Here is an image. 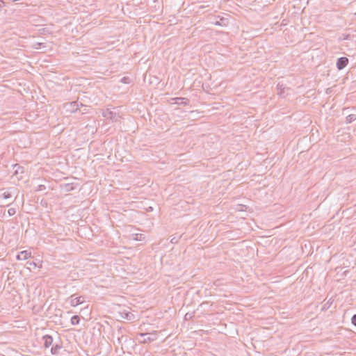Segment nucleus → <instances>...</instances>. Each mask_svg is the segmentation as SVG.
Wrapping results in <instances>:
<instances>
[{"label":"nucleus","instance_id":"obj_18","mask_svg":"<svg viewBox=\"0 0 356 356\" xmlns=\"http://www.w3.org/2000/svg\"><path fill=\"white\" fill-rule=\"evenodd\" d=\"M12 195L10 192H4L3 194H2V197L4 198V199H8L10 197H11Z\"/></svg>","mask_w":356,"mask_h":356},{"label":"nucleus","instance_id":"obj_22","mask_svg":"<svg viewBox=\"0 0 356 356\" xmlns=\"http://www.w3.org/2000/svg\"><path fill=\"white\" fill-rule=\"evenodd\" d=\"M29 265L31 266H33V267H36L37 266L36 263H35L34 261H32V262L29 263Z\"/></svg>","mask_w":356,"mask_h":356},{"label":"nucleus","instance_id":"obj_1","mask_svg":"<svg viewBox=\"0 0 356 356\" xmlns=\"http://www.w3.org/2000/svg\"><path fill=\"white\" fill-rule=\"evenodd\" d=\"M139 337L140 339H138V340L142 343H147L156 339V334L155 333H140Z\"/></svg>","mask_w":356,"mask_h":356},{"label":"nucleus","instance_id":"obj_2","mask_svg":"<svg viewBox=\"0 0 356 356\" xmlns=\"http://www.w3.org/2000/svg\"><path fill=\"white\" fill-rule=\"evenodd\" d=\"M85 302V298L83 296L74 297L72 296L70 298V304L72 307H76Z\"/></svg>","mask_w":356,"mask_h":356},{"label":"nucleus","instance_id":"obj_5","mask_svg":"<svg viewBox=\"0 0 356 356\" xmlns=\"http://www.w3.org/2000/svg\"><path fill=\"white\" fill-rule=\"evenodd\" d=\"M348 63V59L346 57H341L338 58L337 62V66L339 70L344 68Z\"/></svg>","mask_w":356,"mask_h":356},{"label":"nucleus","instance_id":"obj_23","mask_svg":"<svg viewBox=\"0 0 356 356\" xmlns=\"http://www.w3.org/2000/svg\"><path fill=\"white\" fill-rule=\"evenodd\" d=\"M36 45H38V46H42V45H43V43H37V44H35V48H36V49H39V47H36Z\"/></svg>","mask_w":356,"mask_h":356},{"label":"nucleus","instance_id":"obj_3","mask_svg":"<svg viewBox=\"0 0 356 356\" xmlns=\"http://www.w3.org/2000/svg\"><path fill=\"white\" fill-rule=\"evenodd\" d=\"M125 330L122 327H118L117 332L113 333V337H116V341L118 344L122 343V341L124 339V331Z\"/></svg>","mask_w":356,"mask_h":356},{"label":"nucleus","instance_id":"obj_7","mask_svg":"<svg viewBox=\"0 0 356 356\" xmlns=\"http://www.w3.org/2000/svg\"><path fill=\"white\" fill-rule=\"evenodd\" d=\"M16 168L14 176L17 178L18 180H21L24 178V176L22 174H24V168L19 165H15Z\"/></svg>","mask_w":356,"mask_h":356},{"label":"nucleus","instance_id":"obj_9","mask_svg":"<svg viewBox=\"0 0 356 356\" xmlns=\"http://www.w3.org/2000/svg\"><path fill=\"white\" fill-rule=\"evenodd\" d=\"M120 314L122 318L127 319L128 321H131L134 318V315L132 313L127 312L126 310L120 312Z\"/></svg>","mask_w":356,"mask_h":356},{"label":"nucleus","instance_id":"obj_6","mask_svg":"<svg viewBox=\"0 0 356 356\" xmlns=\"http://www.w3.org/2000/svg\"><path fill=\"white\" fill-rule=\"evenodd\" d=\"M31 252H29L28 250H24V251L20 252L17 255V259L24 261V260H26L27 259H29V257H31Z\"/></svg>","mask_w":356,"mask_h":356},{"label":"nucleus","instance_id":"obj_21","mask_svg":"<svg viewBox=\"0 0 356 356\" xmlns=\"http://www.w3.org/2000/svg\"><path fill=\"white\" fill-rule=\"evenodd\" d=\"M212 24H213L214 25H216V26H221V23L219 21L213 22H212Z\"/></svg>","mask_w":356,"mask_h":356},{"label":"nucleus","instance_id":"obj_10","mask_svg":"<svg viewBox=\"0 0 356 356\" xmlns=\"http://www.w3.org/2000/svg\"><path fill=\"white\" fill-rule=\"evenodd\" d=\"M42 340L44 341V346L45 348H49L53 343V338L49 334L43 336Z\"/></svg>","mask_w":356,"mask_h":356},{"label":"nucleus","instance_id":"obj_19","mask_svg":"<svg viewBox=\"0 0 356 356\" xmlns=\"http://www.w3.org/2000/svg\"><path fill=\"white\" fill-rule=\"evenodd\" d=\"M179 241V238H176V237H173L170 242L172 243H177Z\"/></svg>","mask_w":356,"mask_h":356},{"label":"nucleus","instance_id":"obj_4","mask_svg":"<svg viewBox=\"0 0 356 356\" xmlns=\"http://www.w3.org/2000/svg\"><path fill=\"white\" fill-rule=\"evenodd\" d=\"M103 114L105 118H106L107 119L113 120V121H117L119 118L118 115L115 113H114L113 111H110L108 109L106 110V111H104Z\"/></svg>","mask_w":356,"mask_h":356},{"label":"nucleus","instance_id":"obj_12","mask_svg":"<svg viewBox=\"0 0 356 356\" xmlns=\"http://www.w3.org/2000/svg\"><path fill=\"white\" fill-rule=\"evenodd\" d=\"M356 120L355 114H350L346 118V122L349 124Z\"/></svg>","mask_w":356,"mask_h":356},{"label":"nucleus","instance_id":"obj_11","mask_svg":"<svg viewBox=\"0 0 356 356\" xmlns=\"http://www.w3.org/2000/svg\"><path fill=\"white\" fill-rule=\"evenodd\" d=\"M174 100H175V103L177 104H188V99L186 98L177 97V98L174 99Z\"/></svg>","mask_w":356,"mask_h":356},{"label":"nucleus","instance_id":"obj_15","mask_svg":"<svg viewBox=\"0 0 356 356\" xmlns=\"http://www.w3.org/2000/svg\"><path fill=\"white\" fill-rule=\"evenodd\" d=\"M63 189L66 192H69V191H71L72 190H74V186L72 184H65L63 186Z\"/></svg>","mask_w":356,"mask_h":356},{"label":"nucleus","instance_id":"obj_8","mask_svg":"<svg viewBox=\"0 0 356 356\" xmlns=\"http://www.w3.org/2000/svg\"><path fill=\"white\" fill-rule=\"evenodd\" d=\"M79 104L76 102H70L66 104L67 111L70 112H75L78 109Z\"/></svg>","mask_w":356,"mask_h":356},{"label":"nucleus","instance_id":"obj_24","mask_svg":"<svg viewBox=\"0 0 356 356\" xmlns=\"http://www.w3.org/2000/svg\"><path fill=\"white\" fill-rule=\"evenodd\" d=\"M126 79H127L126 78H123V79H122V81H123L124 83H127V82H126Z\"/></svg>","mask_w":356,"mask_h":356},{"label":"nucleus","instance_id":"obj_17","mask_svg":"<svg viewBox=\"0 0 356 356\" xmlns=\"http://www.w3.org/2000/svg\"><path fill=\"white\" fill-rule=\"evenodd\" d=\"M8 213L9 216H13L16 213V209L15 208H10L8 210Z\"/></svg>","mask_w":356,"mask_h":356},{"label":"nucleus","instance_id":"obj_14","mask_svg":"<svg viewBox=\"0 0 356 356\" xmlns=\"http://www.w3.org/2000/svg\"><path fill=\"white\" fill-rule=\"evenodd\" d=\"M80 318L79 316H73L71 318V323L72 325H77L79 323Z\"/></svg>","mask_w":356,"mask_h":356},{"label":"nucleus","instance_id":"obj_20","mask_svg":"<svg viewBox=\"0 0 356 356\" xmlns=\"http://www.w3.org/2000/svg\"><path fill=\"white\" fill-rule=\"evenodd\" d=\"M352 323L356 326V314L352 317Z\"/></svg>","mask_w":356,"mask_h":356},{"label":"nucleus","instance_id":"obj_13","mask_svg":"<svg viewBox=\"0 0 356 356\" xmlns=\"http://www.w3.org/2000/svg\"><path fill=\"white\" fill-rule=\"evenodd\" d=\"M133 239L135 241H143L145 239V236L143 234H133Z\"/></svg>","mask_w":356,"mask_h":356},{"label":"nucleus","instance_id":"obj_16","mask_svg":"<svg viewBox=\"0 0 356 356\" xmlns=\"http://www.w3.org/2000/svg\"><path fill=\"white\" fill-rule=\"evenodd\" d=\"M61 348V346L59 345H55L51 349V352L52 354H57L58 353V350Z\"/></svg>","mask_w":356,"mask_h":356}]
</instances>
